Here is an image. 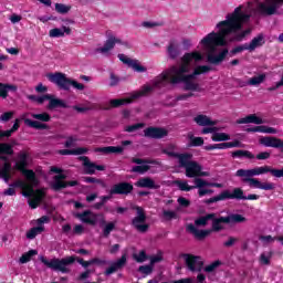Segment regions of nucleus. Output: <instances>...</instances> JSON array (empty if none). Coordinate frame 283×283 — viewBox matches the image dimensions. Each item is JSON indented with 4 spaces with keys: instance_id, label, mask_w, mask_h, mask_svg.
Wrapping results in <instances>:
<instances>
[{
    "instance_id": "obj_30",
    "label": "nucleus",
    "mask_w": 283,
    "mask_h": 283,
    "mask_svg": "<svg viewBox=\"0 0 283 283\" xmlns=\"http://www.w3.org/2000/svg\"><path fill=\"white\" fill-rule=\"evenodd\" d=\"M193 182L196 184V187H216L217 189H222V187H224L222 184L209 182L202 178H195Z\"/></svg>"
},
{
    "instance_id": "obj_15",
    "label": "nucleus",
    "mask_w": 283,
    "mask_h": 283,
    "mask_svg": "<svg viewBox=\"0 0 283 283\" xmlns=\"http://www.w3.org/2000/svg\"><path fill=\"white\" fill-rule=\"evenodd\" d=\"M81 160L83 161L84 171L88 176H94L96 171H105V166L96 165L95 163H92L90 160V157L83 156L81 157Z\"/></svg>"
},
{
    "instance_id": "obj_24",
    "label": "nucleus",
    "mask_w": 283,
    "mask_h": 283,
    "mask_svg": "<svg viewBox=\"0 0 283 283\" xmlns=\"http://www.w3.org/2000/svg\"><path fill=\"white\" fill-rule=\"evenodd\" d=\"M65 34H72V29H70V27H63L62 29L60 28L51 29L49 32V36L51 39H61L65 36Z\"/></svg>"
},
{
    "instance_id": "obj_56",
    "label": "nucleus",
    "mask_w": 283,
    "mask_h": 283,
    "mask_svg": "<svg viewBox=\"0 0 283 283\" xmlns=\"http://www.w3.org/2000/svg\"><path fill=\"white\" fill-rule=\"evenodd\" d=\"M196 189H198L199 198H202L205 196H211L213 193L212 189H206L205 187H196Z\"/></svg>"
},
{
    "instance_id": "obj_10",
    "label": "nucleus",
    "mask_w": 283,
    "mask_h": 283,
    "mask_svg": "<svg viewBox=\"0 0 283 283\" xmlns=\"http://www.w3.org/2000/svg\"><path fill=\"white\" fill-rule=\"evenodd\" d=\"M181 258L188 269V271H191V273H200L205 266V261H202L201 256L189 254V253H182Z\"/></svg>"
},
{
    "instance_id": "obj_44",
    "label": "nucleus",
    "mask_w": 283,
    "mask_h": 283,
    "mask_svg": "<svg viewBox=\"0 0 283 283\" xmlns=\"http://www.w3.org/2000/svg\"><path fill=\"white\" fill-rule=\"evenodd\" d=\"M0 154L12 156L14 154V150L12 149V145L6 144V143L0 144Z\"/></svg>"
},
{
    "instance_id": "obj_17",
    "label": "nucleus",
    "mask_w": 283,
    "mask_h": 283,
    "mask_svg": "<svg viewBox=\"0 0 283 283\" xmlns=\"http://www.w3.org/2000/svg\"><path fill=\"white\" fill-rule=\"evenodd\" d=\"M117 57L119 59V61H122V63H124L128 67H132V70H134L135 72H147V69L140 65V63H138V60H133L130 57H127V55L123 53H119Z\"/></svg>"
},
{
    "instance_id": "obj_33",
    "label": "nucleus",
    "mask_w": 283,
    "mask_h": 283,
    "mask_svg": "<svg viewBox=\"0 0 283 283\" xmlns=\"http://www.w3.org/2000/svg\"><path fill=\"white\" fill-rule=\"evenodd\" d=\"M232 158H248V160H253V158H255V155H253L249 150H235L232 151Z\"/></svg>"
},
{
    "instance_id": "obj_49",
    "label": "nucleus",
    "mask_w": 283,
    "mask_h": 283,
    "mask_svg": "<svg viewBox=\"0 0 283 283\" xmlns=\"http://www.w3.org/2000/svg\"><path fill=\"white\" fill-rule=\"evenodd\" d=\"M114 229H116V223L108 222L103 229L104 238H109V233H112Z\"/></svg>"
},
{
    "instance_id": "obj_16",
    "label": "nucleus",
    "mask_w": 283,
    "mask_h": 283,
    "mask_svg": "<svg viewBox=\"0 0 283 283\" xmlns=\"http://www.w3.org/2000/svg\"><path fill=\"white\" fill-rule=\"evenodd\" d=\"M235 176L237 178H241V182H243L244 185H249V187H251L252 189L258 180V178H253V172L251 171V169H239L237 170Z\"/></svg>"
},
{
    "instance_id": "obj_32",
    "label": "nucleus",
    "mask_w": 283,
    "mask_h": 283,
    "mask_svg": "<svg viewBox=\"0 0 283 283\" xmlns=\"http://www.w3.org/2000/svg\"><path fill=\"white\" fill-rule=\"evenodd\" d=\"M253 189H263V191H273L275 189V184L273 182H262L256 179Z\"/></svg>"
},
{
    "instance_id": "obj_60",
    "label": "nucleus",
    "mask_w": 283,
    "mask_h": 283,
    "mask_svg": "<svg viewBox=\"0 0 283 283\" xmlns=\"http://www.w3.org/2000/svg\"><path fill=\"white\" fill-rule=\"evenodd\" d=\"M163 216H164L165 220H174V219L177 218L176 212L175 211H169V210H164Z\"/></svg>"
},
{
    "instance_id": "obj_64",
    "label": "nucleus",
    "mask_w": 283,
    "mask_h": 283,
    "mask_svg": "<svg viewBox=\"0 0 283 283\" xmlns=\"http://www.w3.org/2000/svg\"><path fill=\"white\" fill-rule=\"evenodd\" d=\"M134 259L136 260V262L143 263L145 262V260H147V254L145 253V251H142L138 255L135 254Z\"/></svg>"
},
{
    "instance_id": "obj_5",
    "label": "nucleus",
    "mask_w": 283,
    "mask_h": 283,
    "mask_svg": "<svg viewBox=\"0 0 283 283\" xmlns=\"http://www.w3.org/2000/svg\"><path fill=\"white\" fill-rule=\"evenodd\" d=\"M50 83H54L60 90H64L65 92H70V87H74L80 92L85 90V85L76 82V80L69 78L65 76V73L56 72V73H49L46 75Z\"/></svg>"
},
{
    "instance_id": "obj_29",
    "label": "nucleus",
    "mask_w": 283,
    "mask_h": 283,
    "mask_svg": "<svg viewBox=\"0 0 283 283\" xmlns=\"http://www.w3.org/2000/svg\"><path fill=\"white\" fill-rule=\"evenodd\" d=\"M49 101L48 109H56V107H67V104L63 102V99L54 98V95H50V98H46Z\"/></svg>"
},
{
    "instance_id": "obj_57",
    "label": "nucleus",
    "mask_w": 283,
    "mask_h": 283,
    "mask_svg": "<svg viewBox=\"0 0 283 283\" xmlns=\"http://www.w3.org/2000/svg\"><path fill=\"white\" fill-rule=\"evenodd\" d=\"M222 200H226L224 192H221L220 195L206 200V205H213V202H220Z\"/></svg>"
},
{
    "instance_id": "obj_18",
    "label": "nucleus",
    "mask_w": 283,
    "mask_h": 283,
    "mask_svg": "<svg viewBox=\"0 0 283 283\" xmlns=\"http://www.w3.org/2000/svg\"><path fill=\"white\" fill-rule=\"evenodd\" d=\"M127 264V254H123L120 259L117 261L113 262L108 269L104 272L106 276H109L116 271H123L125 269V265Z\"/></svg>"
},
{
    "instance_id": "obj_8",
    "label": "nucleus",
    "mask_w": 283,
    "mask_h": 283,
    "mask_svg": "<svg viewBox=\"0 0 283 283\" xmlns=\"http://www.w3.org/2000/svg\"><path fill=\"white\" fill-rule=\"evenodd\" d=\"M28 168V153L22 151L18 155L17 169L25 176L28 182L31 185H39V179L36 178V174L34 170L27 169Z\"/></svg>"
},
{
    "instance_id": "obj_14",
    "label": "nucleus",
    "mask_w": 283,
    "mask_h": 283,
    "mask_svg": "<svg viewBox=\"0 0 283 283\" xmlns=\"http://www.w3.org/2000/svg\"><path fill=\"white\" fill-rule=\"evenodd\" d=\"M65 178H67V176L65 175H56L54 177V181L52 182V189H54V191H61V189H65L66 187H76V185H78V181L74 180V181H63L65 180Z\"/></svg>"
},
{
    "instance_id": "obj_4",
    "label": "nucleus",
    "mask_w": 283,
    "mask_h": 283,
    "mask_svg": "<svg viewBox=\"0 0 283 283\" xmlns=\"http://www.w3.org/2000/svg\"><path fill=\"white\" fill-rule=\"evenodd\" d=\"M179 167L185 169L187 178H207L211 176L209 171H202V165L193 161L191 153H185V156L180 157Z\"/></svg>"
},
{
    "instance_id": "obj_40",
    "label": "nucleus",
    "mask_w": 283,
    "mask_h": 283,
    "mask_svg": "<svg viewBox=\"0 0 283 283\" xmlns=\"http://www.w3.org/2000/svg\"><path fill=\"white\" fill-rule=\"evenodd\" d=\"M38 253L39 252L36 250H30L29 252L22 254V256L19 259L20 264H28V262H30L34 255H38Z\"/></svg>"
},
{
    "instance_id": "obj_43",
    "label": "nucleus",
    "mask_w": 283,
    "mask_h": 283,
    "mask_svg": "<svg viewBox=\"0 0 283 283\" xmlns=\"http://www.w3.org/2000/svg\"><path fill=\"white\" fill-rule=\"evenodd\" d=\"M31 116L35 120H40L41 123H50V120H52V117L48 113H41V114H34L33 113V114H31Z\"/></svg>"
},
{
    "instance_id": "obj_50",
    "label": "nucleus",
    "mask_w": 283,
    "mask_h": 283,
    "mask_svg": "<svg viewBox=\"0 0 283 283\" xmlns=\"http://www.w3.org/2000/svg\"><path fill=\"white\" fill-rule=\"evenodd\" d=\"M222 262L221 261H214L211 264L207 265L205 268L206 273H213V271H216V269H218V266H221Z\"/></svg>"
},
{
    "instance_id": "obj_26",
    "label": "nucleus",
    "mask_w": 283,
    "mask_h": 283,
    "mask_svg": "<svg viewBox=\"0 0 283 283\" xmlns=\"http://www.w3.org/2000/svg\"><path fill=\"white\" fill-rule=\"evenodd\" d=\"M239 125H247L249 123H253L254 125H263L264 120L262 118L255 116V114L248 115L238 120Z\"/></svg>"
},
{
    "instance_id": "obj_62",
    "label": "nucleus",
    "mask_w": 283,
    "mask_h": 283,
    "mask_svg": "<svg viewBox=\"0 0 283 283\" xmlns=\"http://www.w3.org/2000/svg\"><path fill=\"white\" fill-rule=\"evenodd\" d=\"M111 83H109V86L111 87H116V85H118V83H120V78H118V76H116V74L114 73H111Z\"/></svg>"
},
{
    "instance_id": "obj_34",
    "label": "nucleus",
    "mask_w": 283,
    "mask_h": 283,
    "mask_svg": "<svg viewBox=\"0 0 283 283\" xmlns=\"http://www.w3.org/2000/svg\"><path fill=\"white\" fill-rule=\"evenodd\" d=\"M44 230H45V228L43 226H38L34 228H31L27 232L28 240H34V238H36L40 233H43Z\"/></svg>"
},
{
    "instance_id": "obj_6",
    "label": "nucleus",
    "mask_w": 283,
    "mask_h": 283,
    "mask_svg": "<svg viewBox=\"0 0 283 283\" xmlns=\"http://www.w3.org/2000/svg\"><path fill=\"white\" fill-rule=\"evenodd\" d=\"M39 260L48 269H52V271H60L61 273H70V270L66 269V266L76 262V258L74 256H66L64 259L54 258L52 260H48V258L44 255H40Z\"/></svg>"
},
{
    "instance_id": "obj_7",
    "label": "nucleus",
    "mask_w": 283,
    "mask_h": 283,
    "mask_svg": "<svg viewBox=\"0 0 283 283\" xmlns=\"http://www.w3.org/2000/svg\"><path fill=\"white\" fill-rule=\"evenodd\" d=\"M252 3L256 4V12L261 17H273V14H277L280 3H283V0H252Z\"/></svg>"
},
{
    "instance_id": "obj_2",
    "label": "nucleus",
    "mask_w": 283,
    "mask_h": 283,
    "mask_svg": "<svg viewBox=\"0 0 283 283\" xmlns=\"http://www.w3.org/2000/svg\"><path fill=\"white\" fill-rule=\"evenodd\" d=\"M251 21V14L242 11V7L234 9L232 13H228L226 20L217 24L218 32H211L201 40V45L208 48V63L211 65H220L229 49H223L219 54H216L218 48H226L231 41H242L247 34H251V30L242 31V25H247Z\"/></svg>"
},
{
    "instance_id": "obj_13",
    "label": "nucleus",
    "mask_w": 283,
    "mask_h": 283,
    "mask_svg": "<svg viewBox=\"0 0 283 283\" xmlns=\"http://www.w3.org/2000/svg\"><path fill=\"white\" fill-rule=\"evenodd\" d=\"M169 132L166 128L161 127H154L150 126L146 129H144V136L145 138H154L155 140H160V138H165Z\"/></svg>"
},
{
    "instance_id": "obj_48",
    "label": "nucleus",
    "mask_w": 283,
    "mask_h": 283,
    "mask_svg": "<svg viewBox=\"0 0 283 283\" xmlns=\"http://www.w3.org/2000/svg\"><path fill=\"white\" fill-rule=\"evenodd\" d=\"M34 187H39V185H32V182L29 181L28 189H24L22 196H24V198H32L34 196Z\"/></svg>"
},
{
    "instance_id": "obj_41",
    "label": "nucleus",
    "mask_w": 283,
    "mask_h": 283,
    "mask_svg": "<svg viewBox=\"0 0 283 283\" xmlns=\"http://www.w3.org/2000/svg\"><path fill=\"white\" fill-rule=\"evenodd\" d=\"M176 185L180 189V191H191L196 189V184L195 186H189V184L185 180H177Z\"/></svg>"
},
{
    "instance_id": "obj_11",
    "label": "nucleus",
    "mask_w": 283,
    "mask_h": 283,
    "mask_svg": "<svg viewBox=\"0 0 283 283\" xmlns=\"http://www.w3.org/2000/svg\"><path fill=\"white\" fill-rule=\"evenodd\" d=\"M107 40L104 45L95 49L96 54H103L104 56H109L112 49L116 46V43H120V39L114 36L112 31L106 32Z\"/></svg>"
},
{
    "instance_id": "obj_53",
    "label": "nucleus",
    "mask_w": 283,
    "mask_h": 283,
    "mask_svg": "<svg viewBox=\"0 0 283 283\" xmlns=\"http://www.w3.org/2000/svg\"><path fill=\"white\" fill-rule=\"evenodd\" d=\"M84 182H87L88 185H102L105 186V182L103 180L95 178V177H84Z\"/></svg>"
},
{
    "instance_id": "obj_19",
    "label": "nucleus",
    "mask_w": 283,
    "mask_h": 283,
    "mask_svg": "<svg viewBox=\"0 0 283 283\" xmlns=\"http://www.w3.org/2000/svg\"><path fill=\"white\" fill-rule=\"evenodd\" d=\"M168 59L176 61L180 56V42L178 40H170L166 50Z\"/></svg>"
},
{
    "instance_id": "obj_61",
    "label": "nucleus",
    "mask_w": 283,
    "mask_h": 283,
    "mask_svg": "<svg viewBox=\"0 0 283 283\" xmlns=\"http://www.w3.org/2000/svg\"><path fill=\"white\" fill-rule=\"evenodd\" d=\"M254 158H256V160H269V158H271V153L262 151L254 156Z\"/></svg>"
},
{
    "instance_id": "obj_63",
    "label": "nucleus",
    "mask_w": 283,
    "mask_h": 283,
    "mask_svg": "<svg viewBox=\"0 0 283 283\" xmlns=\"http://www.w3.org/2000/svg\"><path fill=\"white\" fill-rule=\"evenodd\" d=\"M270 174L274 176V178H283V168L282 169L270 168Z\"/></svg>"
},
{
    "instance_id": "obj_45",
    "label": "nucleus",
    "mask_w": 283,
    "mask_h": 283,
    "mask_svg": "<svg viewBox=\"0 0 283 283\" xmlns=\"http://www.w3.org/2000/svg\"><path fill=\"white\" fill-rule=\"evenodd\" d=\"M29 101H34L35 103H39V105H43L48 98H50V94H45L42 96H36V95H29L28 96Z\"/></svg>"
},
{
    "instance_id": "obj_28",
    "label": "nucleus",
    "mask_w": 283,
    "mask_h": 283,
    "mask_svg": "<svg viewBox=\"0 0 283 283\" xmlns=\"http://www.w3.org/2000/svg\"><path fill=\"white\" fill-rule=\"evenodd\" d=\"M95 151H99L101 154H123L125 148L123 146H107L96 148Z\"/></svg>"
},
{
    "instance_id": "obj_59",
    "label": "nucleus",
    "mask_w": 283,
    "mask_h": 283,
    "mask_svg": "<svg viewBox=\"0 0 283 283\" xmlns=\"http://www.w3.org/2000/svg\"><path fill=\"white\" fill-rule=\"evenodd\" d=\"M30 184H28V182H25V181H23V180H17V181H14L12 185H11V187H17L18 189H23V190H25V189H28V186H29Z\"/></svg>"
},
{
    "instance_id": "obj_27",
    "label": "nucleus",
    "mask_w": 283,
    "mask_h": 283,
    "mask_svg": "<svg viewBox=\"0 0 283 283\" xmlns=\"http://www.w3.org/2000/svg\"><path fill=\"white\" fill-rule=\"evenodd\" d=\"M195 123L200 127H213L216 122L211 120L207 115H198L195 117Z\"/></svg>"
},
{
    "instance_id": "obj_36",
    "label": "nucleus",
    "mask_w": 283,
    "mask_h": 283,
    "mask_svg": "<svg viewBox=\"0 0 283 283\" xmlns=\"http://www.w3.org/2000/svg\"><path fill=\"white\" fill-rule=\"evenodd\" d=\"M163 154H166V156H169V158H177L179 164H180V157L185 156V153L180 154V153L174 151V146H168L167 148H164Z\"/></svg>"
},
{
    "instance_id": "obj_54",
    "label": "nucleus",
    "mask_w": 283,
    "mask_h": 283,
    "mask_svg": "<svg viewBox=\"0 0 283 283\" xmlns=\"http://www.w3.org/2000/svg\"><path fill=\"white\" fill-rule=\"evenodd\" d=\"M55 10L59 12V14H67V12H70V7L63 3H55Z\"/></svg>"
},
{
    "instance_id": "obj_9",
    "label": "nucleus",
    "mask_w": 283,
    "mask_h": 283,
    "mask_svg": "<svg viewBox=\"0 0 283 283\" xmlns=\"http://www.w3.org/2000/svg\"><path fill=\"white\" fill-rule=\"evenodd\" d=\"M133 209L136 211L137 216L133 218L132 224L136 231L139 233H147L149 231V224L145 223L147 221V214H145V209L140 206H134Z\"/></svg>"
},
{
    "instance_id": "obj_52",
    "label": "nucleus",
    "mask_w": 283,
    "mask_h": 283,
    "mask_svg": "<svg viewBox=\"0 0 283 283\" xmlns=\"http://www.w3.org/2000/svg\"><path fill=\"white\" fill-rule=\"evenodd\" d=\"M145 127V124L138 123L135 125L126 126L125 132H128V134H132L134 132H138V129H143Z\"/></svg>"
},
{
    "instance_id": "obj_23",
    "label": "nucleus",
    "mask_w": 283,
    "mask_h": 283,
    "mask_svg": "<svg viewBox=\"0 0 283 283\" xmlns=\"http://www.w3.org/2000/svg\"><path fill=\"white\" fill-rule=\"evenodd\" d=\"M281 142V138L273 136H265L260 139V144L263 145V147H273L274 149H279Z\"/></svg>"
},
{
    "instance_id": "obj_25",
    "label": "nucleus",
    "mask_w": 283,
    "mask_h": 283,
    "mask_svg": "<svg viewBox=\"0 0 283 283\" xmlns=\"http://www.w3.org/2000/svg\"><path fill=\"white\" fill-rule=\"evenodd\" d=\"M264 44V35L259 34L258 36L253 38L250 43H247L248 52H255L258 48H262Z\"/></svg>"
},
{
    "instance_id": "obj_3",
    "label": "nucleus",
    "mask_w": 283,
    "mask_h": 283,
    "mask_svg": "<svg viewBox=\"0 0 283 283\" xmlns=\"http://www.w3.org/2000/svg\"><path fill=\"white\" fill-rule=\"evenodd\" d=\"M212 228L210 230H198L193 223H190L186 227V231L191 233L197 240H205L208 235H211L213 231L216 233L223 231L224 226L222 224H238L240 222H247V218L242 214H229L227 217H216V213L212 219Z\"/></svg>"
},
{
    "instance_id": "obj_51",
    "label": "nucleus",
    "mask_w": 283,
    "mask_h": 283,
    "mask_svg": "<svg viewBox=\"0 0 283 283\" xmlns=\"http://www.w3.org/2000/svg\"><path fill=\"white\" fill-rule=\"evenodd\" d=\"M138 271L144 275H151L154 273V265H140Z\"/></svg>"
},
{
    "instance_id": "obj_38",
    "label": "nucleus",
    "mask_w": 283,
    "mask_h": 283,
    "mask_svg": "<svg viewBox=\"0 0 283 283\" xmlns=\"http://www.w3.org/2000/svg\"><path fill=\"white\" fill-rule=\"evenodd\" d=\"M266 81V74H260L259 76H253L248 81V85L253 87H258V85H262V82Z\"/></svg>"
},
{
    "instance_id": "obj_1",
    "label": "nucleus",
    "mask_w": 283,
    "mask_h": 283,
    "mask_svg": "<svg viewBox=\"0 0 283 283\" xmlns=\"http://www.w3.org/2000/svg\"><path fill=\"white\" fill-rule=\"evenodd\" d=\"M205 56L199 51H193L190 53H185L181 57V64L172 65L166 71H164L159 76H157L153 83V85H146L142 91L134 93L130 98L123 99H112L111 105L113 107H120V105H129L132 101H136V98H140V96H147L150 92H154L156 88L167 87L169 83L171 85H178V83H184L185 90L190 92H199L198 83L193 82L197 76L200 74H207L211 72L209 65H198L200 61H202ZM191 67H196L191 74Z\"/></svg>"
},
{
    "instance_id": "obj_39",
    "label": "nucleus",
    "mask_w": 283,
    "mask_h": 283,
    "mask_svg": "<svg viewBox=\"0 0 283 283\" xmlns=\"http://www.w3.org/2000/svg\"><path fill=\"white\" fill-rule=\"evenodd\" d=\"M252 171V177L254 176H262L264 174H271V167L270 166H262L250 169Z\"/></svg>"
},
{
    "instance_id": "obj_20",
    "label": "nucleus",
    "mask_w": 283,
    "mask_h": 283,
    "mask_svg": "<svg viewBox=\"0 0 283 283\" xmlns=\"http://www.w3.org/2000/svg\"><path fill=\"white\" fill-rule=\"evenodd\" d=\"M75 218H77L78 220H81V222H84V224H96L98 218L96 217L95 213H93L90 210H86L82 213H76Z\"/></svg>"
},
{
    "instance_id": "obj_47",
    "label": "nucleus",
    "mask_w": 283,
    "mask_h": 283,
    "mask_svg": "<svg viewBox=\"0 0 283 283\" xmlns=\"http://www.w3.org/2000/svg\"><path fill=\"white\" fill-rule=\"evenodd\" d=\"M189 138L192 147H202V145H205V139L202 137H195L193 135H189Z\"/></svg>"
},
{
    "instance_id": "obj_46",
    "label": "nucleus",
    "mask_w": 283,
    "mask_h": 283,
    "mask_svg": "<svg viewBox=\"0 0 283 283\" xmlns=\"http://www.w3.org/2000/svg\"><path fill=\"white\" fill-rule=\"evenodd\" d=\"M150 169L149 165L142 164L139 166H134L132 168L133 174H147V170Z\"/></svg>"
},
{
    "instance_id": "obj_31",
    "label": "nucleus",
    "mask_w": 283,
    "mask_h": 283,
    "mask_svg": "<svg viewBox=\"0 0 283 283\" xmlns=\"http://www.w3.org/2000/svg\"><path fill=\"white\" fill-rule=\"evenodd\" d=\"M24 124L28 127H32V129H49L48 124H43V123H41L39 120H32L30 118H25L24 119Z\"/></svg>"
},
{
    "instance_id": "obj_42",
    "label": "nucleus",
    "mask_w": 283,
    "mask_h": 283,
    "mask_svg": "<svg viewBox=\"0 0 283 283\" xmlns=\"http://www.w3.org/2000/svg\"><path fill=\"white\" fill-rule=\"evenodd\" d=\"M212 140L214 143H222L224 140H231V136L227 135V133H214L212 135Z\"/></svg>"
},
{
    "instance_id": "obj_22",
    "label": "nucleus",
    "mask_w": 283,
    "mask_h": 283,
    "mask_svg": "<svg viewBox=\"0 0 283 283\" xmlns=\"http://www.w3.org/2000/svg\"><path fill=\"white\" fill-rule=\"evenodd\" d=\"M224 200H244L247 196H244V191L241 188H234L232 193L229 190L223 191Z\"/></svg>"
},
{
    "instance_id": "obj_58",
    "label": "nucleus",
    "mask_w": 283,
    "mask_h": 283,
    "mask_svg": "<svg viewBox=\"0 0 283 283\" xmlns=\"http://www.w3.org/2000/svg\"><path fill=\"white\" fill-rule=\"evenodd\" d=\"M244 50H249V48L247 46V43L232 49L230 54L232 56H235V54H240V52H244Z\"/></svg>"
},
{
    "instance_id": "obj_21",
    "label": "nucleus",
    "mask_w": 283,
    "mask_h": 283,
    "mask_svg": "<svg viewBox=\"0 0 283 283\" xmlns=\"http://www.w3.org/2000/svg\"><path fill=\"white\" fill-rule=\"evenodd\" d=\"M135 185L140 189H160V185L156 184L151 177H142Z\"/></svg>"
},
{
    "instance_id": "obj_55",
    "label": "nucleus",
    "mask_w": 283,
    "mask_h": 283,
    "mask_svg": "<svg viewBox=\"0 0 283 283\" xmlns=\"http://www.w3.org/2000/svg\"><path fill=\"white\" fill-rule=\"evenodd\" d=\"M271 252H264L260 255V262L261 264L269 265L271 264Z\"/></svg>"
},
{
    "instance_id": "obj_35",
    "label": "nucleus",
    "mask_w": 283,
    "mask_h": 283,
    "mask_svg": "<svg viewBox=\"0 0 283 283\" xmlns=\"http://www.w3.org/2000/svg\"><path fill=\"white\" fill-rule=\"evenodd\" d=\"M9 90H11V92H17V86L0 83V97L1 98H8V91Z\"/></svg>"
},
{
    "instance_id": "obj_12",
    "label": "nucleus",
    "mask_w": 283,
    "mask_h": 283,
    "mask_svg": "<svg viewBox=\"0 0 283 283\" xmlns=\"http://www.w3.org/2000/svg\"><path fill=\"white\" fill-rule=\"evenodd\" d=\"M134 191V186L129 182H119L112 187L109 193L111 196H128V193H132Z\"/></svg>"
},
{
    "instance_id": "obj_37",
    "label": "nucleus",
    "mask_w": 283,
    "mask_h": 283,
    "mask_svg": "<svg viewBox=\"0 0 283 283\" xmlns=\"http://www.w3.org/2000/svg\"><path fill=\"white\" fill-rule=\"evenodd\" d=\"M213 216L214 213H208L203 217L198 218L197 220H195L196 227H207L209 220L213 219Z\"/></svg>"
}]
</instances>
